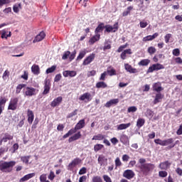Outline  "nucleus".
<instances>
[{"label":"nucleus","mask_w":182,"mask_h":182,"mask_svg":"<svg viewBox=\"0 0 182 182\" xmlns=\"http://www.w3.org/2000/svg\"><path fill=\"white\" fill-rule=\"evenodd\" d=\"M76 75H77V73L75 70H65L63 72L64 77H75Z\"/></svg>","instance_id":"1a4fd4ad"},{"label":"nucleus","mask_w":182,"mask_h":182,"mask_svg":"<svg viewBox=\"0 0 182 182\" xmlns=\"http://www.w3.org/2000/svg\"><path fill=\"white\" fill-rule=\"evenodd\" d=\"M167 171H161L159 172V177H162V178H164V177H167Z\"/></svg>","instance_id":"bf43d9fd"},{"label":"nucleus","mask_w":182,"mask_h":182,"mask_svg":"<svg viewBox=\"0 0 182 182\" xmlns=\"http://www.w3.org/2000/svg\"><path fill=\"white\" fill-rule=\"evenodd\" d=\"M55 70H56V66L53 65V66H51L50 68H49L46 70V73L47 74L53 73V72H55Z\"/></svg>","instance_id":"de8ad7c7"},{"label":"nucleus","mask_w":182,"mask_h":182,"mask_svg":"<svg viewBox=\"0 0 182 182\" xmlns=\"http://www.w3.org/2000/svg\"><path fill=\"white\" fill-rule=\"evenodd\" d=\"M172 53L173 56H180V49L175 48L173 50Z\"/></svg>","instance_id":"13d9d810"},{"label":"nucleus","mask_w":182,"mask_h":182,"mask_svg":"<svg viewBox=\"0 0 182 182\" xmlns=\"http://www.w3.org/2000/svg\"><path fill=\"white\" fill-rule=\"evenodd\" d=\"M159 36V33H155L152 36H147L143 38L144 42H147V41H153V39H156Z\"/></svg>","instance_id":"a878e982"},{"label":"nucleus","mask_w":182,"mask_h":182,"mask_svg":"<svg viewBox=\"0 0 182 182\" xmlns=\"http://www.w3.org/2000/svg\"><path fill=\"white\" fill-rule=\"evenodd\" d=\"M33 177H35V173H28L21 178V181H28V180H30V178H32Z\"/></svg>","instance_id":"c85d7f7f"},{"label":"nucleus","mask_w":182,"mask_h":182,"mask_svg":"<svg viewBox=\"0 0 182 182\" xmlns=\"http://www.w3.org/2000/svg\"><path fill=\"white\" fill-rule=\"evenodd\" d=\"M45 36H46L45 32L41 31L36 36L35 39L33 40V43H35L36 42H41V41H43V39H45Z\"/></svg>","instance_id":"dca6fc26"},{"label":"nucleus","mask_w":182,"mask_h":182,"mask_svg":"<svg viewBox=\"0 0 182 182\" xmlns=\"http://www.w3.org/2000/svg\"><path fill=\"white\" fill-rule=\"evenodd\" d=\"M28 116V122L30 124H32L33 122V119H35V115L33 114V112L31 109H28L27 111Z\"/></svg>","instance_id":"f3484780"},{"label":"nucleus","mask_w":182,"mask_h":182,"mask_svg":"<svg viewBox=\"0 0 182 182\" xmlns=\"http://www.w3.org/2000/svg\"><path fill=\"white\" fill-rule=\"evenodd\" d=\"M30 159H31V156L21 157V161H23V163H25V164H28V163H29Z\"/></svg>","instance_id":"37998d69"},{"label":"nucleus","mask_w":182,"mask_h":182,"mask_svg":"<svg viewBox=\"0 0 182 182\" xmlns=\"http://www.w3.org/2000/svg\"><path fill=\"white\" fill-rule=\"evenodd\" d=\"M6 103V99L5 98H1L0 100V107L4 109L5 107V104Z\"/></svg>","instance_id":"864d4df0"},{"label":"nucleus","mask_w":182,"mask_h":182,"mask_svg":"<svg viewBox=\"0 0 182 182\" xmlns=\"http://www.w3.org/2000/svg\"><path fill=\"white\" fill-rule=\"evenodd\" d=\"M153 90L155 92H161V90H163V87H161L160 82H156L153 85Z\"/></svg>","instance_id":"bb28decb"},{"label":"nucleus","mask_w":182,"mask_h":182,"mask_svg":"<svg viewBox=\"0 0 182 182\" xmlns=\"http://www.w3.org/2000/svg\"><path fill=\"white\" fill-rule=\"evenodd\" d=\"M112 48V44L110 43L109 41H105V46L103 48V50H107L108 49H111Z\"/></svg>","instance_id":"c03bdc74"},{"label":"nucleus","mask_w":182,"mask_h":182,"mask_svg":"<svg viewBox=\"0 0 182 182\" xmlns=\"http://www.w3.org/2000/svg\"><path fill=\"white\" fill-rule=\"evenodd\" d=\"M76 114H77V109H75V111H73V112L70 113L67 117L68 119H70V117H73V116H76Z\"/></svg>","instance_id":"680f3d73"},{"label":"nucleus","mask_w":182,"mask_h":182,"mask_svg":"<svg viewBox=\"0 0 182 182\" xmlns=\"http://www.w3.org/2000/svg\"><path fill=\"white\" fill-rule=\"evenodd\" d=\"M55 177H56V176L55 175V172H53V171H50L48 176V180H50V181H53V180L55 179Z\"/></svg>","instance_id":"49530a36"},{"label":"nucleus","mask_w":182,"mask_h":182,"mask_svg":"<svg viewBox=\"0 0 182 182\" xmlns=\"http://www.w3.org/2000/svg\"><path fill=\"white\" fill-rule=\"evenodd\" d=\"M124 68L127 72H129V73H137V70L136 68H134L128 63L124 64Z\"/></svg>","instance_id":"a211bd4d"},{"label":"nucleus","mask_w":182,"mask_h":182,"mask_svg":"<svg viewBox=\"0 0 182 182\" xmlns=\"http://www.w3.org/2000/svg\"><path fill=\"white\" fill-rule=\"evenodd\" d=\"M95 55L94 53L90 54L88 57H87L84 60L82 65L84 66H87V65H90V63H92V62H93V60H95Z\"/></svg>","instance_id":"9b49d317"},{"label":"nucleus","mask_w":182,"mask_h":182,"mask_svg":"<svg viewBox=\"0 0 182 182\" xmlns=\"http://www.w3.org/2000/svg\"><path fill=\"white\" fill-rule=\"evenodd\" d=\"M39 92L36 88L33 87H25L23 88V95L25 97H32V96H36Z\"/></svg>","instance_id":"f03ea898"},{"label":"nucleus","mask_w":182,"mask_h":182,"mask_svg":"<svg viewBox=\"0 0 182 182\" xmlns=\"http://www.w3.org/2000/svg\"><path fill=\"white\" fill-rule=\"evenodd\" d=\"M69 56H70V51H65L62 57L63 60H66Z\"/></svg>","instance_id":"3c124183"},{"label":"nucleus","mask_w":182,"mask_h":182,"mask_svg":"<svg viewBox=\"0 0 182 182\" xmlns=\"http://www.w3.org/2000/svg\"><path fill=\"white\" fill-rule=\"evenodd\" d=\"M176 134H178V136H181V134H182V124L180 125L178 129L177 130Z\"/></svg>","instance_id":"774afa93"},{"label":"nucleus","mask_w":182,"mask_h":182,"mask_svg":"<svg viewBox=\"0 0 182 182\" xmlns=\"http://www.w3.org/2000/svg\"><path fill=\"white\" fill-rule=\"evenodd\" d=\"M148 53H150V55H153L154 53H156V48L151 46L148 48Z\"/></svg>","instance_id":"6e6d98bb"},{"label":"nucleus","mask_w":182,"mask_h":182,"mask_svg":"<svg viewBox=\"0 0 182 182\" xmlns=\"http://www.w3.org/2000/svg\"><path fill=\"white\" fill-rule=\"evenodd\" d=\"M96 87H97V89H100V87L105 89V87H107V84L105 82H98L96 84Z\"/></svg>","instance_id":"c9c22d12"},{"label":"nucleus","mask_w":182,"mask_h":182,"mask_svg":"<svg viewBox=\"0 0 182 182\" xmlns=\"http://www.w3.org/2000/svg\"><path fill=\"white\" fill-rule=\"evenodd\" d=\"M2 139V141H4V143H6V141H8V140H12V139H14V136L8 133H6L4 134Z\"/></svg>","instance_id":"cd10ccee"},{"label":"nucleus","mask_w":182,"mask_h":182,"mask_svg":"<svg viewBox=\"0 0 182 182\" xmlns=\"http://www.w3.org/2000/svg\"><path fill=\"white\" fill-rule=\"evenodd\" d=\"M82 137V134H80V132H78L77 134H74L71 137L69 138L68 141L69 143H72V141H75L76 140H79Z\"/></svg>","instance_id":"6ab92c4d"},{"label":"nucleus","mask_w":182,"mask_h":182,"mask_svg":"<svg viewBox=\"0 0 182 182\" xmlns=\"http://www.w3.org/2000/svg\"><path fill=\"white\" fill-rule=\"evenodd\" d=\"M120 141L125 146H129L130 144V139H129V136L126 134L121 135Z\"/></svg>","instance_id":"4468645a"},{"label":"nucleus","mask_w":182,"mask_h":182,"mask_svg":"<svg viewBox=\"0 0 182 182\" xmlns=\"http://www.w3.org/2000/svg\"><path fill=\"white\" fill-rule=\"evenodd\" d=\"M144 119L139 118L136 122V126L140 129V127H143V126H144Z\"/></svg>","instance_id":"f704fd0d"},{"label":"nucleus","mask_w":182,"mask_h":182,"mask_svg":"<svg viewBox=\"0 0 182 182\" xmlns=\"http://www.w3.org/2000/svg\"><path fill=\"white\" fill-rule=\"evenodd\" d=\"M11 35L12 34L11 31L9 32V34H8V31L3 30L1 33V38L2 39H8V38H11Z\"/></svg>","instance_id":"c756f323"},{"label":"nucleus","mask_w":182,"mask_h":182,"mask_svg":"<svg viewBox=\"0 0 182 182\" xmlns=\"http://www.w3.org/2000/svg\"><path fill=\"white\" fill-rule=\"evenodd\" d=\"M96 75V70H92L89 71L87 74V77H90V76H95Z\"/></svg>","instance_id":"0e129e2a"},{"label":"nucleus","mask_w":182,"mask_h":182,"mask_svg":"<svg viewBox=\"0 0 182 182\" xmlns=\"http://www.w3.org/2000/svg\"><path fill=\"white\" fill-rule=\"evenodd\" d=\"M171 166V163L168 162V161H166L159 164V167L161 170H168V168H170Z\"/></svg>","instance_id":"2eb2a0df"},{"label":"nucleus","mask_w":182,"mask_h":182,"mask_svg":"<svg viewBox=\"0 0 182 182\" xmlns=\"http://www.w3.org/2000/svg\"><path fill=\"white\" fill-rule=\"evenodd\" d=\"M149 63H150V60H149V59H144V60H141L138 63V65L139 66H147V65H149Z\"/></svg>","instance_id":"72a5a7b5"},{"label":"nucleus","mask_w":182,"mask_h":182,"mask_svg":"<svg viewBox=\"0 0 182 182\" xmlns=\"http://www.w3.org/2000/svg\"><path fill=\"white\" fill-rule=\"evenodd\" d=\"M163 97H164V95H161V93H157L155 96V99L154 100V105L160 103V102L163 100Z\"/></svg>","instance_id":"412c9836"},{"label":"nucleus","mask_w":182,"mask_h":182,"mask_svg":"<svg viewBox=\"0 0 182 182\" xmlns=\"http://www.w3.org/2000/svg\"><path fill=\"white\" fill-rule=\"evenodd\" d=\"M16 164V162L14 161H0V170L3 173H11L12 168Z\"/></svg>","instance_id":"f257e3e1"},{"label":"nucleus","mask_w":182,"mask_h":182,"mask_svg":"<svg viewBox=\"0 0 182 182\" xmlns=\"http://www.w3.org/2000/svg\"><path fill=\"white\" fill-rule=\"evenodd\" d=\"M48 177L46 176V173H43L42 175L40 176V181L41 182H45L47 181Z\"/></svg>","instance_id":"5fc2aeb1"},{"label":"nucleus","mask_w":182,"mask_h":182,"mask_svg":"<svg viewBox=\"0 0 182 182\" xmlns=\"http://www.w3.org/2000/svg\"><path fill=\"white\" fill-rule=\"evenodd\" d=\"M172 143H174V139H173V138L164 140V146H169V144H172Z\"/></svg>","instance_id":"e433bc0d"},{"label":"nucleus","mask_w":182,"mask_h":182,"mask_svg":"<svg viewBox=\"0 0 182 182\" xmlns=\"http://www.w3.org/2000/svg\"><path fill=\"white\" fill-rule=\"evenodd\" d=\"M156 166L153 164H141L140 166V169L144 173V174H146L149 173V171H151V170H154V168Z\"/></svg>","instance_id":"20e7f679"},{"label":"nucleus","mask_w":182,"mask_h":182,"mask_svg":"<svg viewBox=\"0 0 182 182\" xmlns=\"http://www.w3.org/2000/svg\"><path fill=\"white\" fill-rule=\"evenodd\" d=\"M115 166L116 167H120V166H122V161H120V158H117L115 159Z\"/></svg>","instance_id":"338daca9"},{"label":"nucleus","mask_w":182,"mask_h":182,"mask_svg":"<svg viewBox=\"0 0 182 182\" xmlns=\"http://www.w3.org/2000/svg\"><path fill=\"white\" fill-rule=\"evenodd\" d=\"M171 38V34L170 33H168L165 36L164 39H165L166 43H168V42H170Z\"/></svg>","instance_id":"e2e57ef3"},{"label":"nucleus","mask_w":182,"mask_h":182,"mask_svg":"<svg viewBox=\"0 0 182 182\" xmlns=\"http://www.w3.org/2000/svg\"><path fill=\"white\" fill-rule=\"evenodd\" d=\"M108 73V75L109 76H115L116 75V70H114V68H111L110 70H107V74Z\"/></svg>","instance_id":"a18cd8bd"},{"label":"nucleus","mask_w":182,"mask_h":182,"mask_svg":"<svg viewBox=\"0 0 182 182\" xmlns=\"http://www.w3.org/2000/svg\"><path fill=\"white\" fill-rule=\"evenodd\" d=\"M100 39V34H96L95 36H94L92 38L90 39V43H92V45H93L95 42H97V41H99Z\"/></svg>","instance_id":"2f4dec72"},{"label":"nucleus","mask_w":182,"mask_h":182,"mask_svg":"<svg viewBox=\"0 0 182 182\" xmlns=\"http://www.w3.org/2000/svg\"><path fill=\"white\" fill-rule=\"evenodd\" d=\"M123 177L124 178H127V180H132V178H134V176H136V173H134V171L130 169L125 170L123 173Z\"/></svg>","instance_id":"6e6552de"},{"label":"nucleus","mask_w":182,"mask_h":182,"mask_svg":"<svg viewBox=\"0 0 182 182\" xmlns=\"http://www.w3.org/2000/svg\"><path fill=\"white\" fill-rule=\"evenodd\" d=\"M105 163H107V159L105 155H100L98 157V164L100 166H105Z\"/></svg>","instance_id":"5701e85b"},{"label":"nucleus","mask_w":182,"mask_h":182,"mask_svg":"<svg viewBox=\"0 0 182 182\" xmlns=\"http://www.w3.org/2000/svg\"><path fill=\"white\" fill-rule=\"evenodd\" d=\"M146 117H153V114H154V112L151 111V109H146V112L145 113Z\"/></svg>","instance_id":"09e8293b"},{"label":"nucleus","mask_w":182,"mask_h":182,"mask_svg":"<svg viewBox=\"0 0 182 182\" xmlns=\"http://www.w3.org/2000/svg\"><path fill=\"white\" fill-rule=\"evenodd\" d=\"M79 100L82 102H90V100H92V95L89 92H85L79 97Z\"/></svg>","instance_id":"9d476101"},{"label":"nucleus","mask_w":182,"mask_h":182,"mask_svg":"<svg viewBox=\"0 0 182 182\" xmlns=\"http://www.w3.org/2000/svg\"><path fill=\"white\" fill-rule=\"evenodd\" d=\"M49 90H50V82L48 80L45 82L44 91L43 92V95H48L49 93Z\"/></svg>","instance_id":"393cba45"},{"label":"nucleus","mask_w":182,"mask_h":182,"mask_svg":"<svg viewBox=\"0 0 182 182\" xmlns=\"http://www.w3.org/2000/svg\"><path fill=\"white\" fill-rule=\"evenodd\" d=\"M82 163V159L79 158H76L74 160H73L68 166V170H70L72 171L73 168H75V166H77L78 164H80Z\"/></svg>","instance_id":"0eeeda50"},{"label":"nucleus","mask_w":182,"mask_h":182,"mask_svg":"<svg viewBox=\"0 0 182 182\" xmlns=\"http://www.w3.org/2000/svg\"><path fill=\"white\" fill-rule=\"evenodd\" d=\"M117 103H119V99H112L108 101L105 106V107H111L113 105H117Z\"/></svg>","instance_id":"b1692460"},{"label":"nucleus","mask_w":182,"mask_h":182,"mask_svg":"<svg viewBox=\"0 0 182 182\" xmlns=\"http://www.w3.org/2000/svg\"><path fill=\"white\" fill-rule=\"evenodd\" d=\"M161 69H164V65L160 63L153 64L149 68L147 73H153L154 70H161Z\"/></svg>","instance_id":"423d86ee"},{"label":"nucleus","mask_w":182,"mask_h":182,"mask_svg":"<svg viewBox=\"0 0 182 182\" xmlns=\"http://www.w3.org/2000/svg\"><path fill=\"white\" fill-rule=\"evenodd\" d=\"M23 87H26V84H20L18 85L16 88V95H19V93H21V90H22V89H23Z\"/></svg>","instance_id":"473e14b6"},{"label":"nucleus","mask_w":182,"mask_h":182,"mask_svg":"<svg viewBox=\"0 0 182 182\" xmlns=\"http://www.w3.org/2000/svg\"><path fill=\"white\" fill-rule=\"evenodd\" d=\"M128 113H134L135 112H137V107L132 106L129 107L127 110Z\"/></svg>","instance_id":"8fccbe9b"},{"label":"nucleus","mask_w":182,"mask_h":182,"mask_svg":"<svg viewBox=\"0 0 182 182\" xmlns=\"http://www.w3.org/2000/svg\"><path fill=\"white\" fill-rule=\"evenodd\" d=\"M106 76H107V72L105 71L101 74L100 80H106Z\"/></svg>","instance_id":"69168bd1"},{"label":"nucleus","mask_w":182,"mask_h":182,"mask_svg":"<svg viewBox=\"0 0 182 182\" xmlns=\"http://www.w3.org/2000/svg\"><path fill=\"white\" fill-rule=\"evenodd\" d=\"M85 55H86L85 50H82V51L80 52L78 56L77 57V60H80L83 59V58H85Z\"/></svg>","instance_id":"a19ab883"},{"label":"nucleus","mask_w":182,"mask_h":182,"mask_svg":"<svg viewBox=\"0 0 182 182\" xmlns=\"http://www.w3.org/2000/svg\"><path fill=\"white\" fill-rule=\"evenodd\" d=\"M18 102H19L18 97L11 98L9 106H8V110H13V111L16 110V109H18Z\"/></svg>","instance_id":"7ed1b4c3"},{"label":"nucleus","mask_w":182,"mask_h":182,"mask_svg":"<svg viewBox=\"0 0 182 182\" xmlns=\"http://www.w3.org/2000/svg\"><path fill=\"white\" fill-rule=\"evenodd\" d=\"M85 126V119H80L78 123L75 125V128H73V130H75V132H77V130H80V129H83Z\"/></svg>","instance_id":"f8f14e48"},{"label":"nucleus","mask_w":182,"mask_h":182,"mask_svg":"<svg viewBox=\"0 0 182 182\" xmlns=\"http://www.w3.org/2000/svg\"><path fill=\"white\" fill-rule=\"evenodd\" d=\"M132 126V123L129 122L127 124H121L117 126V130H126V129H129V127Z\"/></svg>","instance_id":"aec40b11"},{"label":"nucleus","mask_w":182,"mask_h":182,"mask_svg":"<svg viewBox=\"0 0 182 182\" xmlns=\"http://www.w3.org/2000/svg\"><path fill=\"white\" fill-rule=\"evenodd\" d=\"M103 23H100V25H98V26L95 29V33L96 35H99L100 32H102L103 31V28H105V26H103Z\"/></svg>","instance_id":"4c0bfd02"},{"label":"nucleus","mask_w":182,"mask_h":182,"mask_svg":"<svg viewBox=\"0 0 182 182\" xmlns=\"http://www.w3.org/2000/svg\"><path fill=\"white\" fill-rule=\"evenodd\" d=\"M105 28V32H107L108 33L117 32L119 30V23H115L113 26L111 25H106L104 26Z\"/></svg>","instance_id":"39448f33"},{"label":"nucleus","mask_w":182,"mask_h":182,"mask_svg":"<svg viewBox=\"0 0 182 182\" xmlns=\"http://www.w3.org/2000/svg\"><path fill=\"white\" fill-rule=\"evenodd\" d=\"M154 143L156 144H159V146H164V140H161L160 139H157L154 140Z\"/></svg>","instance_id":"052dcab7"},{"label":"nucleus","mask_w":182,"mask_h":182,"mask_svg":"<svg viewBox=\"0 0 182 182\" xmlns=\"http://www.w3.org/2000/svg\"><path fill=\"white\" fill-rule=\"evenodd\" d=\"M131 11H133V6H128L127 9L123 11L122 16H127L128 15H130Z\"/></svg>","instance_id":"7c9ffc66"},{"label":"nucleus","mask_w":182,"mask_h":182,"mask_svg":"<svg viewBox=\"0 0 182 182\" xmlns=\"http://www.w3.org/2000/svg\"><path fill=\"white\" fill-rule=\"evenodd\" d=\"M75 132V129H71L68 131V132L67 134H65V135H63V139H68V137H69V136H72V134H74Z\"/></svg>","instance_id":"79ce46f5"},{"label":"nucleus","mask_w":182,"mask_h":182,"mask_svg":"<svg viewBox=\"0 0 182 182\" xmlns=\"http://www.w3.org/2000/svg\"><path fill=\"white\" fill-rule=\"evenodd\" d=\"M103 147H105V146H103V144H97L94 146V150H95V151L97 152L100 150H102V149H103Z\"/></svg>","instance_id":"ea45409f"},{"label":"nucleus","mask_w":182,"mask_h":182,"mask_svg":"<svg viewBox=\"0 0 182 182\" xmlns=\"http://www.w3.org/2000/svg\"><path fill=\"white\" fill-rule=\"evenodd\" d=\"M63 98L62 97H58L55 98L50 103L51 107H56V106H59L62 103Z\"/></svg>","instance_id":"ddd939ff"},{"label":"nucleus","mask_w":182,"mask_h":182,"mask_svg":"<svg viewBox=\"0 0 182 182\" xmlns=\"http://www.w3.org/2000/svg\"><path fill=\"white\" fill-rule=\"evenodd\" d=\"M87 172V168L86 167H82L81 169H80L78 174L80 176H82V174H86Z\"/></svg>","instance_id":"603ef678"},{"label":"nucleus","mask_w":182,"mask_h":182,"mask_svg":"<svg viewBox=\"0 0 182 182\" xmlns=\"http://www.w3.org/2000/svg\"><path fill=\"white\" fill-rule=\"evenodd\" d=\"M92 182H103L100 176H94L92 177Z\"/></svg>","instance_id":"4d7b16f0"},{"label":"nucleus","mask_w":182,"mask_h":182,"mask_svg":"<svg viewBox=\"0 0 182 182\" xmlns=\"http://www.w3.org/2000/svg\"><path fill=\"white\" fill-rule=\"evenodd\" d=\"M103 139H105V135L98 134L97 135H95L92 140H103Z\"/></svg>","instance_id":"58836bf2"},{"label":"nucleus","mask_w":182,"mask_h":182,"mask_svg":"<svg viewBox=\"0 0 182 182\" xmlns=\"http://www.w3.org/2000/svg\"><path fill=\"white\" fill-rule=\"evenodd\" d=\"M31 72L33 75H39V73H41V68H39V65L36 64L33 65L31 67Z\"/></svg>","instance_id":"4be33fe9"}]
</instances>
